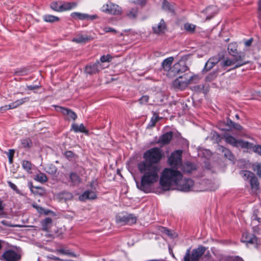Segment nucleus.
Wrapping results in <instances>:
<instances>
[{
    "label": "nucleus",
    "mask_w": 261,
    "mask_h": 261,
    "mask_svg": "<svg viewBox=\"0 0 261 261\" xmlns=\"http://www.w3.org/2000/svg\"><path fill=\"white\" fill-rule=\"evenodd\" d=\"M148 100H149V97L147 95H144V96H142L139 99V102L141 104H145L148 101Z\"/></svg>",
    "instance_id": "obj_54"
},
{
    "label": "nucleus",
    "mask_w": 261,
    "mask_h": 261,
    "mask_svg": "<svg viewBox=\"0 0 261 261\" xmlns=\"http://www.w3.org/2000/svg\"><path fill=\"white\" fill-rule=\"evenodd\" d=\"M5 204L3 201L0 200V218L7 217V214L4 211Z\"/></svg>",
    "instance_id": "obj_46"
},
{
    "label": "nucleus",
    "mask_w": 261,
    "mask_h": 261,
    "mask_svg": "<svg viewBox=\"0 0 261 261\" xmlns=\"http://www.w3.org/2000/svg\"><path fill=\"white\" fill-rule=\"evenodd\" d=\"M61 2H54L50 4V7L54 10L60 12Z\"/></svg>",
    "instance_id": "obj_42"
},
{
    "label": "nucleus",
    "mask_w": 261,
    "mask_h": 261,
    "mask_svg": "<svg viewBox=\"0 0 261 261\" xmlns=\"http://www.w3.org/2000/svg\"><path fill=\"white\" fill-rule=\"evenodd\" d=\"M198 80L197 75H192L189 71L183 75H179L173 82L172 85L175 88L183 90L189 84L196 83Z\"/></svg>",
    "instance_id": "obj_3"
},
{
    "label": "nucleus",
    "mask_w": 261,
    "mask_h": 261,
    "mask_svg": "<svg viewBox=\"0 0 261 261\" xmlns=\"http://www.w3.org/2000/svg\"><path fill=\"white\" fill-rule=\"evenodd\" d=\"M77 5L76 2H61L60 12L70 10Z\"/></svg>",
    "instance_id": "obj_22"
},
{
    "label": "nucleus",
    "mask_w": 261,
    "mask_h": 261,
    "mask_svg": "<svg viewBox=\"0 0 261 261\" xmlns=\"http://www.w3.org/2000/svg\"><path fill=\"white\" fill-rule=\"evenodd\" d=\"M249 182L252 189L257 190L259 188V183L257 178L254 175L250 178Z\"/></svg>",
    "instance_id": "obj_33"
},
{
    "label": "nucleus",
    "mask_w": 261,
    "mask_h": 261,
    "mask_svg": "<svg viewBox=\"0 0 261 261\" xmlns=\"http://www.w3.org/2000/svg\"><path fill=\"white\" fill-rule=\"evenodd\" d=\"M116 221L121 225H131L136 222L137 218L133 214L119 215L116 216Z\"/></svg>",
    "instance_id": "obj_8"
},
{
    "label": "nucleus",
    "mask_w": 261,
    "mask_h": 261,
    "mask_svg": "<svg viewBox=\"0 0 261 261\" xmlns=\"http://www.w3.org/2000/svg\"><path fill=\"white\" fill-rule=\"evenodd\" d=\"M71 16L73 18H78L80 20H93L98 18L97 15H89L87 14L82 13L80 12L72 13Z\"/></svg>",
    "instance_id": "obj_13"
},
{
    "label": "nucleus",
    "mask_w": 261,
    "mask_h": 261,
    "mask_svg": "<svg viewBox=\"0 0 261 261\" xmlns=\"http://www.w3.org/2000/svg\"><path fill=\"white\" fill-rule=\"evenodd\" d=\"M65 155L68 158H72L74 155V153L71 151H67L65 152Z\"/></svg>",
    "instance_id": "obj_62"
},
{
    "label": "nucleus",
    "mask_w": 261,
    "mask_h": 261,
    "mask_svg": "<svg viewBox=\"0 0 261 261\" xmlns=\"http://www.w3.org/2000/svg\"><path fill=\"white\" fill-rule=\"evenodd\" d=\"M240 174L245 180H250V178L254 175V173L247 170L242 171Z\"/></svg>",
    "instance_id": "obj_37"
},
{
    "label": "nucleus",
    "mask_w": 261,
    "mask_h": 261,
    "mask_svg": "<svg viewBox=\"0 0 261 261\" xmlns=\"http://www.w3.org/2000/svg\"><path fill=\"white\" fill-rule=\"evenodd\" d=\"M7 183H8L9 186L13 190H14L17 194L20 195H23V194L22 193V192L17 188V186L14 184H13V182H12L10 181H8L7 182Z\"/></svg>",
    "instance_id": "obj_45"
},
{
    "label": "nucleus",
    "mask_w": 261,
    "mask_h": 261,
    "mask_svg": "<svg viewBox=\"0 0 261 261\" xmlns=\"http://www.w3.org/2000/svg\"><path fill=\"white\" fill-rule=\"evenodd\" d=\"M153 31L156 34L164 33L166 30V25L163 19H161L159 23L152 27Z\"/></svg>",
    "instance_id": "obj_18"
},
{
    "label": "nucleus",
    "mask_w": 261,
    "mask_h": 261,
    "mask_svg": "<svg viewBox=\"0 0 261 261\" xmlns=\"http://www.w3.org/2000/svg\"><path fill=\"white\" fill-rule=\"evenodd\" d=\"M32 146V141L29 138L21 140V147L24 148H29Z\"/></svg>",
    "instance_id": "obj_34"
},
{
    "label": "nucleus",
    "mask_w": 261,
    "mask_h": 261,
    "mask_svg": "<svg viewBox=\"0 0 261 261\" xmlns=\"http://www.w3.org/2000/svg\"><path fill=\"white\" fill-rule=\"evenodd\" d=\"M103 31L106 33H109V32H112V33H116V31L115 29H114L111 27H105L103 28Z\"/></svg>",
    "instance_id": "obj_58"
},
{
    "label": "nucleus",
    "mask_w": 261,
    "mask_h": 261,
    "mask_svg": "<svg viewBox=\"0 0 261 261\" xmlns=\"http://www.w3.org/2000/svg\"><path fill=\"white\" fill-rule=\"evenodd\" d=\"M230 123L231 124L232 126L236 129H237L238 130H241L242 129V126L234 122H233L232 121L230 120Z\"/></svg>",
    "instance_id": "obj_56"
},
{
    "label": "nucleus",
    "mask_w": 261,
    "mask_h": 261,
    "mask_svg": "<svg viewBox=\"0 0 261 261\" xmlns=\"http://www.w3.org/2000/svg\"><path fill=\"white\" fill-rule=\"evenodd\" d=\"M60 109L63 114L67 115L68 117V119H71L75 120L76 119L77 116L76 114L71 110L62 107H61Z\"/></svg>",
    "instance_id": "obj_26"
},
{
    "label": "nucleus",
    "mask_w": 261,
    "mask_h": 261,
    "mask_svg": "<svg viewBox=\"0 0 261 261\" xmlns=\"http://www.w3.org/2000/svg\"><path fill=\"white\" fill-rule=\"evenodd\" d=\"M50 170H51L49 171L46 169V171L50 174H55L57 171V168L55 166H53L50 168Z\"/></svg>",
    "instance_id": "obj_61"
},
{
    "label": "nucleus",
    "mask_w": 261,
    "mask_h": 261,
    "mask_svg": "<svg viewBox=\"0 0 261 261\" xmlns=\"http://www.w3.org/2000/svg\"><path fill=\"white\" fill-rule=\"evenodd\" d=\"M185 29L190 33H193L195 31L196 25L190 23H186L184 24Z\"/></svg>",
    "instance_id": "obj_39"
},
{
    "label": "nucleus",
    "mask_w": 261,
    "mask_h": 261,
    "mask_svg": "<svg viewBox=\"0 0 261 261\" xmlns=\"http://www.w3.org/2000/svg\"><path fill=\"white\" fill-rule=\"evenodd\" d=\"M92 39V38L87 35L78 34L74 37L72 41L77 43H85Z\"/></svg>",
    "instance_id": "obj_20"
},
{
    "label": "nucleus",
    "mask_w": 261,
    "mask_h": 261,
    "mask_svg": "<svg viewBox=\"0 0 261 261\" xmlns=\"http://www.w3.org/2000/svg\"><path fill=\"white\" fill-rule=\"evenodd\" d=\"M139 13V8L135 6L127 8L125 12V15L127 18L134 20L137 18Z\"/></svg>",
    "instance_id": "obj_14"
},
{
    "label": "nucleus",
    "mask_w": 261,
    "mask_h": 261,
    "mask_svg": "<svg viewBox=\"0 0 261 261\" xmlns=\"http://www.w3.org/2000/svg\"><path fill=\"white\" fill-rule=\"evenodd\" d=\"M15 108H16L15 107L14 102H13L8 105H6L4 107H2L1 108V110H3V109L10 110V109H15Z\"/></svg>",
    "instance_id": "obj_50"
},
{
    "label": "nucleus",
    "mask_w": 261,
    "mask_h": 261,
    "mask_svg": "<svg viewBox=\"0 0 261 261\" xmlns=\"http://www.w3.org/2000/svg\"><path fill=\"white\" fill-rule=\"evenodd\" d=\"M238 44L236 42H232L228 44L227 50L229 54L232 57H236L242 52L238 53L237 51Z\"/></svg>",
    "instance_id": "obj_21"
},
{
    "label": "nucleus",
    "mask_w": 261,
    "mask_h": 261,
    "mask_svg": "<svg viewBox=\"0 0 261 261\" xmlns=\"http://www.w3.org/2000/svg\"><path fill=\"white\" fill-rule=\"evenodd\" d=\"M204 11L205 14L207 15V18H210L218 12V9L217 7L212 6L206 8Z\"/></svg>",
    "instance_id": "obj_28"
},
{
    "label": "nucleus",
    "mask_w": 261,
    "mask_h": 261,
    "mask_svg": "<svg viewBox=\"0 0 261 261\" xmlns=\"http://www.w3.org/2000/svg\"><path fill=\"white\" fill-rule=\"evenodd\" d=\"M15 73L18 75H24L27 74V70L25 68L19 69L15 71Z\"/></svg>",
    "instance_id": "obj_51"
},
{
    "label": "nucleus",
    "mask_w": 261,
    "mask_h": 261,
    "mask_svg": "<svg viewBox=\"0 0 261 261\" xmlns=\"http://www.w3.org/2000/svg\"><path fill=\"white\" fill-rule=\"evenodd\" d=\"M181 173L175 170L165 168L163 170L160 179L161 186L164 190H169L172 186H176L177 190L183 192L192 190L194 181L190 178L182 179Z\"/></svg>",
    "instance_id": "obj_2"
},
{
    "label": "nucleus",
    "mask_w": 261,
    "mask_h": 261,
    "mask_svg": "<svg viewBox=\"0 0 261 261\" xmlns=\"http://www.w3.org/2000/svg\"><path fill=\"white\" fill-rule=\"evenodd\" d=\"M162 8L166 11H168L171 13L174 12V6L172 4H170L166 0H164Z\"/></svg>",
    "instance_id": "obj_32"
},
{
    "label": "nucleus",
    "mask_w": 261,
    "mask_h": 261,
    "mask_svg": "<svg viewBox=\"0 0 261 261\" xmlns=\"http://www.w3.org/2000/svg\"><path fill=\"white\" fill-rule=\"evenodd\" d=\"M56 252L62 254L68 255L73 257L76 256L73 252H70L68 250H66L64 248L58 249L56 250Z\"/></svg>",
    "instance_id": "obj_38"
},
{
    "label": "nucleus",
    "mask_w": 261,
    "mask_h": 261,
    "mask_svg": "<svg viewBox=\"0 0 261 261\" xmlns=\"http://www.w3.org/2000/svg\"><path fill=\"white\" fill-rule=\"evenodd\" d=\"M101 10L106 13L112 15L119 14L121 12L120 7L112 3L103 5L101 8Z\"/></svg>",
    "instance_id": "obj_10"
},
{
    "label": "nucleus",
    "mask_w": 261,
    "mask_h": 261,
    "mask_svg": "<svg viewBox=\"0 0 261 261\" xmlns=\"http://www.w3.org/2000/svg\"><path fill=\"white\" fill-rule=\"evenodd\" d=\"M245 57L244 53H240L238 56L232 57V59L227 58L221 62V66L224 67L234 65L233 69L239 68L248 63V62L245 61Z\"/></svg>",
    "instance_id": "obj_4"
},
{
    "label": "nucleus",
    "mask_w": 261,
    "mask_h": 261,
    "mask_svg": "<svg viewBox=\"0 0 261 261\" xmlns=\"http://www.w3.org/2000/svg\"><path fill=\"white\" fill-rule=\"evenodd\" d=\"M205 250V247L202 246L193 249L191 254L192 261H198L200 257L204 254Z\"/></svg>",
    "instance_id": "obj_15"
},
{
    "label": "nucleus",
    "mask_w": 261,
    "mask_h": 261,
    "mask_svg": "<svg viewBox=\"0 0 261 261\" xmlns=\"http://www.w3.org/2000/svg\"><path fill=\"white\" fill-rule=\"evenodd\" d=\"M181 167L184 172L190 173L195 169L194 165L190 162H186L184 165L181 164Z\"/></svg>",
    "instance_id": "obj_29"
},
{
    "label": "nucleus",
    "mask_w": 261,
    "mask_h": 261,
    "mask_svg": "<svg viewBox=\"0 0 261 261\" xmlns=\"http://www.w3.org/2000/svg\"><path fill=\"white\" fill-rule=\"evenodd\" d=\"M161 231L171 237H173L174 236L171 231L166 227H162Z\"/></svg>",
    "instance_id": "obj_55"
},
{
    "label": "nucleus",
    "mask_w": 261,
    "mask_h": 261,
    "mask_svg": "<svg viewBox=\"0 0 261 261\" xmlns=\"http://www.w3.org/2000/svg\"><path fill=\"white\" fill-rule=\"evenodd\" d=\"M173 137L172 132H168L163 134L159 139V142L162 144L165 145L168 144L171 140Z\"/></svg>",
    "instance_id": "obj_23"
},
{
    "label": "nucleus",
    "mask_w": 261,
    "mask_h": 261,
    "mask_svg": "<svg viewBox=\"0 0 261 261\" xmlns=\"http://www.w3.org/2000/svg\"><path fill=\"white\" fill-rule=\"evenodd\" d=\"M96 198L97 195L95 192L91 190H86L79 196V199L81 201H85L88 199L93 200Z\"/></svg>",
    "instance_id": "obj_16"
},
{
    "label": "nucleus",
    "mask_w": 261,
    "mask_h": 261,
    "mask_svg": "<svg viewBox=\"0 0 261 261\" xmlns=\"http://www.w3.org/2000/svg\"><path fill=\"white\" fill-rule=\"evenodd\" d=\"M130 2L141 6V7H144L147 2V0H129Z\"/></svg>",
    "instance_id": "obj_43"
},
{
    "label": "nucleus",
    "mask_w": 261,
    "mask_h": 261,
    "mask_svg": "<svg viewBox=\"0 0 261 261\" xmlns=\"http://www.w3.org/2000/svg\"><path fill=\"white\" fill-rule=\"evenodd\" d=\"M219 150L224 153V155L226 158H228L230 160L233 159V155L229 149L222 146H220L219 147Z\"/></svg>",
    "instance_id": "obj_30"
},
{
    "label": "nucleus",
    "mask_w": 261,
    "mask_h": 261,
    "mask_svg": "<svg viewBox=\"0 0 261 261\" xmlns=\"http://www.w3.org/2000/svg\"><path fill=\"white\" fill-rule=\"evenodd\" d=\"M159 116L156 115H154L153 117L151 118L150 122L148 124V127H153L155 126L156 123L159 121Z\"/></svg>",
    "instance_id": "obj_44"
},
{
    "label": "nucleus",
    "mask_w": 261,
    "mask_h": 261,
    "mask_svg": "<svg viewBox=\"0 0 261 261\" xmlns=\"http://www.w3.org/2000/svg\"><path fill=\"white\" fill-rule=\"evenodd\" d=\"M258 17L261 19V0L258 2Z\"/></svg>",
    "instance_id": "obj_64"
},
{
    "label": "nucleus",
    "mask_w": 261,
    "mask_h": 261,
    "mask_svg": "<svg viewBox=\"0 0 261 261\" xmlns=\"http://www.w3.org/2000/svg\"><path fill=\"white\" fill-rule=\"evenodd\" d=\"M241 241L245 243L247 246H248L249 244H253L256 248H258L260 245V242L257 238L254 235L249 234L248 232L243 233Z\"/></svg>",
    "instance_id": "obj_9"
},
{
    "label": "nucleus",
    "mask_w": 261,
    "mask_h": 261,
    "mask_svg": "<svg viewBox=\"0 0 261 261\" xmlns=\"http://www.w3.org/2000/svg\"><path fill=\"white\" fill-rule=\"evenodd\" d=\"M71 129L75 133H88V130L86 128L83 123H81L80 125L73 123L71 125Z\"/></svg>",
    "instance_id": "obj_25"
},
{
    "label": "nucleus",
    "mask_w": 261,
    "mask_h": 261,
    "mask_svg": "<svg viewBox=\"0 0 261 261\" xmlns=\"http://www.w3.org/2000/svg\"><path fill=\"white\" fill-rule=\"evenodd\" d=\"M220 61V58L213 57L209 59L205 64L203 70L207 71L210 70L216 64Z\"/></svg>",
    "instance_id": "obj_19"
},
{
    "label": "nucleus",
    "mask_w": 261,
    "mask_h": 261,
    "mask_svg": "<svg viewBox=\"0 0 261 261\" xmlns=\"http://www.w3.org/2000/svg\"><path fill=\"white\" fill-rule=\"evenodd\" d=\"M225 142L232 145V146L238 147H241L242 148L250 149L252 147V143L242 140H237L234 137L229 134H226L224 136Z\"/></svg>",
    "instance_id": "obj_5"
},
{
    "label": "nucleus",
    "mask_w": 261,
    "mask_h": 261,
    "mask_svg": "<svg viewBox=\"0 0 261 261\" xmlns=\"http://www.w3.org/2000/svg\"><path fill=\"white\" fill-rule=\"evenodd\" d=\"M43 20L47 22H54L59 21V18L58 17L54 15H45L43 16Z\"/></svg>",
    "instance_id": "obj_35"
},
{
    "label": "nucleus",
    "mask_w": 261,
    "mask_h": 261,
    "mask_svg": "<svg viewBox=\"0 0 261 261\" xmlns=\"http://www.w3.org/2000/svg\"><path fill=\"white\" fill-rule=\"evenodd\" d=\"M20 258V255L17 252L8 250L3 254L1 259L3 261H18Z\"/></svg>",
    "instance_id": "obj_11"
},
{
    "label": "nucleus",
    "mask_w": 261,
    "mask_h": 261,
    "mask_svg": "<svg viewBox=\"0 0 261 261\" xmlns=\"http://www.w3.org/2000/svg\"><path fill=\"white\" fill-rule=\"evenodd\" d=\"M33 207L36 209L38 213L40 214H44L45 215H47L49 213V212H50V211L48 210H45L36 204H33Z\"/></svg>",
    "instance_id": "obj_40"
},
{
    "label": "nucleus",
    "mask_w": 261,
    "mask_h": 261,
    "mask_svg": "<svg viewBox=\"0 0 261 261\" xmlns=\"http://www.w3.org/2000/svg\"><path fill=\"white\" fill-rule=\"evenodd\" d=\"M184 261H191L190 260V251L188 249L184 256Z\"/></svg>",
    "instance_id": "obj_57"
},
{
    "label": "nucleus",
    "mask_w": 261,
    "mask_h": 261,
    "mask_svg": "<svg viewBox=\"0 0 261 261\" xmlns=\"http://www.w3.org/2000/svg\"><path fill=\"white\" fill-rule=\"evenodd\" d=\"M253 148V150L254 152H256L258 154H259L261 155V146L260 145H254L253 146H252V147L251 148Z\"/></svg>",
    "instance_id": "obj_53"
},
{
    "label": "nucleus",
    "mask_w": 261,
    "mask_h": 261,
    "mask_svg": "<svg viewBox=\"0 0 261 261\" xmlns=\"http://www.w3.org/2000/svg\"><path fill=\"white\" fill-rule=\"evenodd\" d=\"M182 153L181 150H178L171 153L168 159V162L172 167L176 168L181 167Z\"/></svg>",
    "instance_id": "obj_6"
},
{
    "label": "nucleus",
    "mask_w": 261,
    "mask_h": 261,
    "mask_svg": "<svg viewBox=\"0 0 261 261\" xmlns=\"http://www.w3.org/2000/svg\"><path fill=\"white\" fill-rule=\"evenodd\" d=\"M28 100H29V97H24L23 98H21V99H18V100H16L15 101H14L16 108L22 105L25 101H27Z\"/></svg>",
    "instance_id": "obj_47"
},
{
    "label": "nucleus",
    "mask_w": 261,
    "mask_h": 261,
    "mask_svg": "<svg viewBox=\"0 0 261 261\" xmlns=\"http://www.w3.org/2000/svg\"><path fill=\"white\" fill-rule=\"evenodd\" d=\"M111 60V57L109 55H107L106 56L103 55L100 58L101 62H110Z\"/></svg>",
    "instance_id": "obj_52"
},
{
    "label": "nucleus",
    "mask_w": 261,
    "mask_h": 261,
    "mask_svg": "<svg viewBox=\"0 0 261 261\" xmlns=\"http://www.w3.org/2000/svg\"><path fill=\"white\" fill-rule=\"evenodd\" d=\"M22 167L24 170L30 172L32 168V164L30 162L24 160L22 162Z\"/></svg>",
    "instance_id": "obj_36"
},
{
    "label": "nucleus",
    "mask_w": 261,
    "mask_h": 261,
    "mask_svg": "<svg viewBox=\"0 0 261 261\" xmlns=\"http://www.w3.org/2000/svg\"><path fill=\"white\" fill-rule=\"evenodd\" d=\"M28 100H29V97H24L23 98H21V99H18V100H16L15 101H14L16 108L22 105L25 101H27Z\"/></svg>",
    "instance_id": "obj_48"
},
{
    "label": "nucleus",
    "mask_w": 261,
    "mask_h": 261,
    "mask_svg": "<svg viewBox=\"0 0 261 261\" xmlns=\"http://www.w3.org/2000/svg\"><path fill=\"white\" fill-rule=\"evenodd\" d=\"M217 76V73L216 72H214L213 74H211L209 75L208 76L206 77V79L208 81H212Z\"/></svg>",
    "instance_id": "obj_60"
},
{
    "label": "nucleus",
    "mask_w": 261,
    "mask_h": 261,
    "mask_svg": "<svg viewBox=\"0 0 261 261\" xmlns=\"http://www.w3.org/2000/svg\"><path fill=\"white\" fill-rule=\"evenodd\" d=\"M252 41H253L252 38H250V39L247 40V41H246L244 43L245 46H246V47L250 46L251 45Z\"/></svg>",
    "instance_id": "obj_63"
},
{
    "label": "nucleus",
    "mask_w": 261,
    "mask_h": 261,
    "mask_svg": "<svg viewBox=\"0 0 261 261\" xmlns=\"http://www.w3.org/2000/svg\"><path fill=\"white\" fill-rule=\"evenodd\" d=\"M53 221L51 218L47 217L41 222L42 229L45 231H48L52 226Z\"/></svg>",
    "instance_id": "obj_24"
},
{
    "label": "nucleus",
    "mask_w": 261,
    "mask_h": 261,
    "mask_svg": "<svg viewBox=\"0 0 261 261\" xmlns=\"http://www.w3.org/2000/svg\"><path fill=\"white\" fill-rule=\"evenodd\" d=\"M163 156L162 150L158 147L152 148L144 152V160L137 165L138 170L142 174L140 183L137 182L139 189L145 193L151 192L153 185L159 180L161 169L159 163Z\"/></svg>",
    "instance_id": "obj_1"
},
{
    "label": "nucleus",
    "mask_w": 261,
    "mask_h": 261,
    "mask_svg": "<svg viewBox=\"0 0 261 261\" xmlns=\"http://www.w3.org/2000/svg\"><path fill=\"white\" fill-rule=\"evenodd\" d=\"M15 151L13 149H10L9 152L7 153L8 158H9V162L10 164H12L13 163V158L14 156Z\"/></svg>",
    "instance_id": "obj_49"
},
{
    "label": "nucleus",
    "mask_w": 261,
    "mask_h": 261,
    "mask_svg": "<svg viewBox=\"0 0 261 261\" xmlns=\"http://www.w3.org/2000/svg\"><path fill=\"white\" fill-rule=\"evenodd\" d=\"M34 179L41 183H44L47 181V177L45 174L39 172L35 176Z\"/></svg>",
    "instance_id": "obj_31"
},
{
    "label": "nucleus",
    "mask_w": 261,
    "mask_h": 261,
    "mask_svg": "<svg viewBox=\"0 0 261 261\" xmlns=\"http://www.w3.org/2000/svg\"><path fill=\"white\" fill-rule=\"evenodd\" d=\"M174 61V58L173 57H168L162 63V67L164 70L167 72V74L169 76H171V65Z\"/></svg>",
    "instance_id": "obj_12"
},
{
    "label": "nucleus",
    "mask_w": 261,
    "mask_h": 261,
    "mask_svg": "<svg viewBox=\"0 0 261 261\" xmlns=\"http://www.w3.org/2000/svg\"><path fill=\"white\" fill-rule=\"evenodd\" d=\"M252 169L261 177V165L258 163H255L252 165Z\"/></svg>",
    "instance_id": "obj_41"
},
{
    "label": "nucleus",
    "mask_w": 261,
    "mask_h": 261,
    "mask_svg": "<svg viewBox=\"0 0 261 261\" xmlns=\"http://www.w3.org/2000/svg\"><path fill=\"white\" fill-rule=\"evenodd\" d=\"M100 69H101L100 63L98 61L94 64L87 65L85 67V72L87 74H92L96 73Z\"/></svg>",
    "instance_id": "obj_17"
},
{
    "label": "nucleus",
    "mask_w": 261,
    "mask_h": 261,
    "mask_svg": "<svg viewBox=\"0 0 261 261\" xmlns=\"http://www.w3.org/2000/svg\"><path fill=\"white\" fill-rule=\"evenodd\" d=\"M1 223L5 226H8V227H15L16 225H12L10 223H9L8 221L6 220H3L1 221Z\"/></svg>",
    "instance_id": "obj_59"
},
{
    "label": "nucleus",
    "mask_w": 261,
    "mask_h": 261,
    "mask_svg": "<svg viewBox=\"0 0 261 261\" xmlns=\"http://www.w3.org/2000/svg\"><path fill=\"white\" fill-rule=\"evenodd\" d=\"M70 181L73 185H78L82 182L81 177L74 172H71L69 174Z\"/></svg>",
    "instance_id": "obj_27"
},
{
    "label": "nucleus",
    "mask_w": 261,
    "mask_h": 261,
    "mask_svg": "<svg viewBox=\"0 0 261 261\" xmlns=\"http://www.w3.org/2000/svg\"><path fill=\"white\" fill-rule=\"evenodd\" d=\"M189 69L184 61H179L174 64L172 67L171 76H175L177 74H181L183 73H187Z\"/></svg>",
    "instance_id": "obj_7"
}]
</instances>
